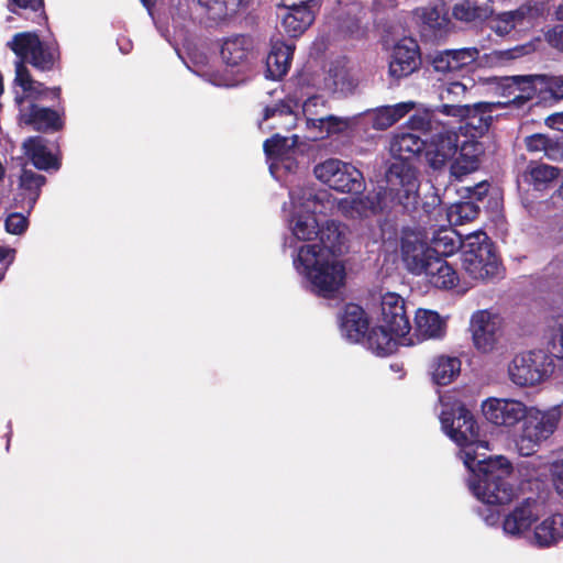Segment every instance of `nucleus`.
I'll return each mask as SVG.
<instances>
[{
  "instance_id": "obj_32",
  "label": "nucleus",
  "mask_w": 563,
  "mask_h": 563,
  "mask_svg": "<svg viewBox=\"0 0 563 563\" xmlns=\"http://www.w3.org/2000/svg\"><path fill=\"white\" fill-rule=\"evenodd\" d=\"M320 250H327L339 257L346 243V229L341 223L329 220L321 224L319 235Z\"/></svg>"
},
{
  "instance_id": "obj_31",
  "label": "nucleus",
  "mask_w": 563,
  "mask_h": 563,
  "mask_svg": "<svg viewBox=\"0 0 563 563\" xmlns=\"http://www.w3.org/2000/svg\"><path fill=\"white\" fill-rule=\"evenodd\" d=\"M253 48V42L244 35L227 38L221 47V57L227 66L236 67L247 60Z\"/></svg>"
},
{
  "instance_id": "obj_43",
  "label": "nucleus",
  "mask_w": 563,
  "mask_h": 563,
  "mask_svg": "<svg viewBox=\"0 0 563 563\" xmlns=\"http://www.w3.org/2000/svg\"><path fill=\"white\" fill-rule=\"evenodd\" d=\"M413 13L423 25L434 31L444 30L449 24L442 8L437 5L417 8Z\"/></svg>"
},
{
  "instance_id": "obj_18",
  "label": "nucleus",
  "mask_w": 563,
  "mask_h": 563,
  "mask_svg": "<svg viewBox=\"0 0 563 563\" xmlns=\"http://www.w3.org/2000/svg\"><path fill=\"white\" fill-rule=\"evenodd\" d=\"M562 417L560 406L540 410L530 406V444L547 441L556 430Z\"/></svg>"
},
{
  "instance_id": "obj_16",
  "label": "nucleus",
  "mask_w": 563,
  "mask_h": 563,
  "mask_svg": "<svg viewBox=\"0 0 563 563\" xmlns=\"http://www.w3.org/2000/svg\"><path fill=\"white\" fill-rule=\"evenodd\" d=\"M482 409L485 418L496 426H514L527 415L526 405L515 399L490 398Z\"/></svg>"
},
{
  "instance_id": "obj_2",
  "label": "nucleus",
  "mask_w": 563,
  "mask_h": 563,
  "mask_svg": "<svg viewBox=\"0 0 563 563\" xmlns=\"http://www.w3.org/2000/svg\"><path fill=\"white\" fill-rule=\"evenodd\" d=\"M426 148L429 166L440 170L450 163V174L456 179L475 172L479 166V156L484 153L482 143L474 139L460 142L454 131L438 133Z\"/></svg>"
},
{
  "instance_id": "obj_63",
  "label": "nucleus",
  "mask_w": 563,
  "mask_h": 563,
  "mask_svg": "<svg viewBox=\"0 0 563 563\" xmlns=\"http://www.w3.org/2000/svg\"><path fill=\"white\" fill-rule=\"evenodd\" d=\"M12 3L23 9L38 10L43 5L42 0H11Z\"/></svg>"
},
{
  "instance_id": "obj_45",
  "label": "nucleus",
  "mask_w": 563,
  "mask_h": 563,
  "mask_svg": "<svg viewBox=\"0 0 563 563\" xmlns=\"http://www.w3.org/2000/svg\"><path fill=\"white\" fill-rule=\"evenodd\" d=\"M528 530V507L523 501L504 521V531L512 537H521Z\"/></svg>"
},
{
  "instance_id": "obj_14",
  "label": "nucleus",
  "mask_w": 563,
  "mask_h": 563,
  "mask_svg": "<svg viewBox=\"0 0 563 563\" xmlns=\"http://www.w3.org/2000/svg\"><path fill=\"white\" fill-rule=\"evenodd\" d=\"M563 100V77L530 75V111L552 107Z\"/></svg>"
},
{
  "instance_id": "obj_64",
  "label": "nucleus",
  "mask_w": 563,
  "mask_h": 563,
  "mask_svg": "<svg viewBox=\"0 0 563 563\" xmlns=\"http://www.w3.org/2000/svg\"><path fill=\"white\" fill-rule=\"evenodd\" d=\"M12 250L0 246V262L5 261L7 258L12 260Z\"/></svg>"
},
{
  "instance_id": "obj_9",
  "label": "nucleus",
  "mask_w": 563,
  "mask_h": 563,
  "mask_svg": "<svg viewBox=\"0 0 563 563\" xmlns=\"http://www.w3.org/2000/svg\"><path fill=\"white\" fill-rule=\"evenodd\" d=\"M504 320L490 309H481L472 313L470 332L476 351L482 354L493 353L503 335Z\"/></svg>"
},
{
  "instance_id": "obj_22",
  "label": "nucleus",
  "mask_w": 563,
  "mask_h": 563,
  "mask_svg": "<svg viewBox=\"0 0 563 563\" xmlns=\"http://www.w3.org/2000/svg\"><path fill=\"white\" fill-rule=\"evenodd\" d=\"M433 287L443 290L457 288L461 285V276L457 271L441 256H435L426 267L422 275Z\"/></svg>"
},
{
  "instance_id": "obj_13",
  "label": "nucleus",
  "mask_w": 563,
  "mask_h": 563,
  "mask_svg": "<svg viewBox=\"0 0 563 563\" xmlns=\"http://www.w3.org/2000/svg\"><path fill=\"white\" fill-rule=\"evenodd\" d=\"M420 65L419 46L411 37L399 40L393 47L388 73L395 79L411 75Z\"/></svg>"
},
{
  "instance_id": "obj_61",
  "label": "nucleus",
  "mask_w": 563,
  "mask_h": 563,
  "mask_svg": "<svg viewBox=\"0 0 563 563\" xmlns=\"http://www.w3.org/2000/svg\"><path fill=\"white\" fill-rule=\"evenodd\" d=\"M526 84H528L527 76H512V77L505 78L504 86L507 89H512V91H510V93H515L516 90H521L519 88L521 85H526Z\"/></svg>"
},
{
  "instance_id": "obj_1",
  "label": "nucleus",
  "mask_w": 563,
  "mask_h": 563,
  "mask_svg": "<svg viewBox=\"0 0 563 563\" xmlns=\"http://www.w3.org/2000/svg\"><path fill=\"white\" fill-rule=\"evenodd\" d=\"M294 267L311 285L312 291L324 298L335 297L345 285L344 263L327 250L309 243L298 247Z\"/></svg>"
},
{
  "instance_id": "obj_10",
  "label": "nucleus",
  "mask_w": 563,
  "mask_h": 563,
  "mask_svg": "<svg viewBox=\"0 0 563 563\" xmlns=\"http://www.w3.org/2000/svg\"><path fill=\"white\" fill-rule=\"evenodd\" d=\"M400 253L406 268L421 276L426 267L437 256L429 245V239L420 229H404L400 238Z\"/></svg>"
},
{
  "instance_id": "obj_27",
  "label": "nucleus",
  "mask_w": 563,
  "mask_h": 563,
  "mask_svg": "<svg viewBox=\"0 0 563 563\" xmlns=\"http://www.w3.org/2000/svg\"><path fill=\"white\" fill-rule=\"evenodd\" d=\"M451 11L464 23L484 21L493 14V0H457Z\"/></svg>"
},
{
  "instance_id": "obj_5",
  "label": "nucleus",
  "mask_w": 563,
  "mask_h": 563,
  "mask_svg": "<svg viewBox=\"0 0 563 563\" xmlns=\"http://www.w3.org/2000/svg\"><path fill=\"white\" fill-rule=\"evenodd\" d=\"M440 420L444 432L460 448L459 455L466 467H472L474 460L479 459L478 450H490L488 441L481 439L473 415L464 406L456 405L451 413L442 411Z\"/></svg>"
},
{
  "instance_id": "obj_8",
  "label": "nucleus",
  "mask_w": 563,
  "mask_h": 563,
  "mask_svg": "<svg viewBox=\"0 0 563 563\" xmlns=\"http://www.w3.org/2000/svg\"><path fill=\"white\" fill-rule=\"evenodd\" d=\"M318 180L341 192H357L364 188L362 173L353 165L336 158H328L313 168Z\"/></svg>"
},
{
  "instance_id": "obj_12",
  "label": "nucleus",
  "mask_w": 563,
  "mask_h": 563,
  "mask_svg": "<svg viewBox=\"0 0 563 563\" xmlns=\"http://www.w3.org/2000/svg\"><path fill=\"white\" fill-rule=\"evenodd\" d=\"M468 87L461 81H450L439 87L440 104L434 111L453 118H462L475 113L482 104H460L465 98Z\"/></svg>"
},
{
  "instance_id": "obj_26",
  "label": "nucleus",
  "mask_w": 563,
  "mask_h": 563,
  "mask_svg": "<svg viewBox=\"0 0 563 563\" xmlns=\"http://www.w3.org/2000/svg\"><path fill=\"white\" fill-rule=\"evenodd\" d=\"M294 54V46L282 41L272 44L271 51L266 58L267 77L272 79H280L290 67Z\"/></svg>"
},
{
  "instance_id": "obj_3",
  "label": "nucleus",
  "mask_w": 563,
  "mask_h": 563,
  "mask_svg": "<svg viewBox=\"0 0 563 563\" xmlns=\"http://www.w3.org/2000/svg\"><path fill=\"white\" fill-rule=\"evenodd\" d=\"M472 476L468 487L473 495L487 505H504L518 496L519 487L514 486L507 478L511 475L512 466L503 455L474 460L467 467Z\"/></svg>"
},
{
  "instance_id": "obj_6",
  "label": "nucleus",
  "mask_w": 563,
  "mask_h": 563,
  "mask_svg": "<svg viewBox=\"0 0 563 563\" xmlns=\"http://www.w3.org/2000/svg\"><path fill=\"white\" fill-rule=\"evenodd\" d=\"M328 192H316L312 188H299L290 192L291 218L289 228L299 241H312L318 238L320 227L317 214L325 210Z\"/></svg>"
},
{
  "instance_id": "obj_15",
  "label": "nucleus",
  "mask_w": 563,
  "mask_h": 563,
  "mask_svg": "<svg viewBox=\"0 0 563 563\" xmlns=\"http://www.w3.org/2000/svg\"><path fill=\"white\" fill-rule=\"evenodd\" d=\"M379 324L398 335L409 334L411 331L405 300L398 294L386 292L382 296Z\"/></svg>"
},
{
  "instance_id": "obj_37",
  "label": "nucleus",
  "mask_w": 563,
  "mask_h": 563,
  "mask_svg": "<svg viewBox=\"0 0 563 563\" xmlns=\"http://www.w3.org/2000/svg\"><path fill=\"white\" fill-rule=\"evenodd\" d=\"M26 155L33 165L38 169L58 168L56 156L47 148L45 142L41 137H30L23 143Z\"/></svg>"
},
{
  "instance_id": "obj_17",
  "label": "nucleus",
  "mask_w": 563,
  "mask_h": 563,
  "mask_svg": "<svg viewBox=\"0 0 563 563\" xmlns=\"http://www.w3.org/2000/svg\"><path fill=\"white\" fill-rule=\"evenodd\" d=\"M446 328L448 317L431 309L419 308L415 314L413 332H409V336L415 340V344L424 340H438L445 335Z\"/></svg>"
},
{
  "instance_id": "obj_54",
  "label": "nucleus",
  "mask_w": 563,
  "mask_h": 563,
  "mask_svg": "<svg viewBox=\"0 0 563 563\" xmlns=\"http://www.w3.org/2000/svg\"><path fill=\"white\" fill-rule=\"evenodd\" d=\"M327 108V102L323 98L319 96H313L308 98L302 104V112L306 117V122L309 121L310 118H318L322 115Z\"/></svg>"
},
{
  "instance_id": "obj_56",
  "label": "nucleus",
  "mask_w": 563,
  "mask_h": 563,
  "mask_svg": "<svg viewBox=\"0 0 563 563\" xmlns=\"http://www.w3.org/2000/svg\"><path fill=\"white\" fill-rule=\"evenodd\" d=\"M550 471L556 492L563 496V459L554 461Z\"/></svg>"
},
{
  "instance_id": "obj_46",
  "label": "nucleus",
  "mask_w": 563,
  "mask_h": 563,
  "mask_svg": "<svg viewBox=\"0 0 563 563\" xmlns=\"http://www.w3.org/2000/svg\"><path fill=\"white\" fill-rule=\"evenodd\" d=\"M45 184V177L24 169L20 177V186L24 191L29 209H32L40 197L41 187Z\"/></svg>"
},
{
  "instance_id": "obj_53",
  "label": "nucleus",
  "mask_w": 563,
  "mask_h": 563,
  "mask_svg": "<svg viewBox=\"0 0 563 563\" xmlns=\"http://www.w3.org/2000/svg\"><path fill=\"white\" fill-rule=\"evenodd\" d=\"M549 347L555 357L563 360V319L552 327Z\"/></svg>"
},
{
  "instance_id": "obj_40",
  "label": "nucleus",
  "mask_w": 563,
  "mask_h": 563,
  "mask_svg": "<svg viewBox=\"0 0 563 563\" xmlns=\"http://www.w3.org/2000/svg\"><path fill=\"white\" fill-rule=\"evenodd\" d=\"M27 123L33 124L38 131L58 130L62 128V120L56 111L36 104L30 108Z\"/></svg>"
},
{
  "instance_id": "obj_58",
  "label": "nucleus",
  "mask_w": 563,
  "mask_h": 563,
  "mask_svg": "<svg viewBox=\"0 0 563 563\" xmlns=\"http://www.w3.org/2000/svg\"><path fill=\"white\" fill-rule=\"evenodd\" d=\"M551 140L541 133L530 134V152L547 150Z\"/></svg>"
},
{
  "instance_id": "obj_24",
  "label": "nucleus",
  "mask_w": 563,
  "mask_h": 563,
  "mask_svg": "<svg viewBox=\"0 0 563 563\" xmlns=\"http://www.w3.org/2000/svg\"><path fill=\"white\" fill-rule=\"evenodd\" d=\"M298 145V135H291L290 137L280 136L275 134L272 139L264 143V151L269 158L275 162L271 165V173L274 174L275 168L291 169L294 164L291 154Z\"/></svg>"
},
{
  "instance_id": "obj_29",
  "label": "nucleus",
  "mask_w": 563,
  "mask_h": 563,
  "mask_svg": "<svg viewBox=\"0 0 563 563\" xmlns=\"http://www.w3.org/2000/svg\"><path fill=\"white\" fill-rule=\"evenodd\" d=\"M351 125V119L335 115H319L318 118H310L309 121L306 122V126L310 131L313 140L325 139L333 134L343 133L349 130Z\"/></svg>"
},
{
  "instance_id": "obj_47",
  "label": "nucleus",
  "mask_w": 563,
  "mask_h": 563,
  "mask_svg": "<svg viewBox=\"0 0 563 563\" xmlns=\"http://www.w3.org/2000/svg\"><path fill=\"white\" fill-rule=\"evenodd\" d=\"M525 13L521 10L503 12L490 21V29L498 35L504 36L511 32L517 25L522 24Z\"/></svg>"
},
{
  "instance_id": "obj_48",
  "label": "nucleus",
  "mask_w": 563,
  "mask_h": 563,
  "mask_svg": "<svg viewBox=\"0 0 563 563\" xmlns=\"http://www.w3.org/2000/svg\"><path fill=\"white\" fill-rule=\"evenodd\" d=\"M478 214V208L470 201L452 205L446 212L451 225H462L474 220Z\"/></svg>"
},
{
  "instance_id": "obj_39",
  "label": "nucleus",
  "mask_w": 563,
  "mask_h": 563,
  "mask_svg": "<svg viewBox=\"0 0 563 563\" xmlns=\"http://www.w3.org/2000/svg\"><path fill=\"white\" fill-rule=\"evenodd\" d=\"M14 81L19 85L23 91L30 98L38 99L46 93H52L54 98H58L60 95V88L55 87L53 89L45 88L43 84L33 80L29 69L22 62L15 63V79Z\"/></svg>"
},
{
  "instance_id": "obj_52",
  "label": "nucleus",
  "mask_w": 563,
  "mask_h": 563,
  "mask_svg": "<svg viewBox=\"0 0 563 563\" xmlns=\"http://www.w3.org/2000/svg\"><path fill=\"white\" fill-rule=\"evenodd\" d=\"M543 40L547 44L563 55V24H555L542 30Z\"/></svg>"
},
{
  "instance_id": "obj_30",
  "label": "nucleus",
  "mask_w": 563,
  "mask_h": 563,
  "mask_svg": "<svg viewBox=\"0 0 563 563\" xmlns=\"http://www.w3.org/2000/svg\"><path fill=\"white\" fill-rule=\"evenodd\" d=\"M416 106L417 103L413 101H406L373 110L368 113L372 126L375 130H386L413 110Z\"/></svg>"
},
{
  "instance_id": "obj_62",
  "label": "nucleus",
  "mask_w": 563,
  "mask_h": 563,
  "mask_svg": "<svg viewBox=\"0 0 563 563\" xmlns=\"http://www.w3.org/2000/svg\"><path fill=\"white\" fill-rule=\"evenodd\" d=\"M544 123L549 128L560 130L563 133V111L549 114L544 119Z\"/></svg>"
},
{
  "instance_id": "obj_36",
  "label": "nucleus",
  "mask_w": 563,
  "mask_h": 563,
  "mask_svg": "<svg viewBox=\"0 0 563 563\" xmlns=\"http://www.w3.org/2000/svg\"><path fill=\"white\" fill-rule=\"evenodd\" d=\"M426 142L415 133H396L390 141L389 151L393 156L405 159L419 154Z\"/></svg>"
},
{
  "instance_id": "obj_20",
  "label": "nucleus",
  "mask_w": 563,
  "mask_h": 563,
  "mask_svg": "<svg viewBox=\"0 0 563 563\" xmlns=\"http://www.w3.org/2000/svg\"><path fill=\"white\" fill-rule=\"evenodd\" d=\"M368 349L378 356L394 353L398 345H413L415 340L409 334L398 335L395 331L382 324L371 330L367 336Z\"/></svg>"
},
{
  "instance_id": "obj_57",
  "label": "nucleus",
  "mask_w": 563,
  "mask_h": 563,
  "mask_svg": "<svg viewBox=\"0 0 563 563\" xmlns=\"http://www.w3.org/2000/svg\"><path fill=\"white\" fill-rule=\"evenodd\" d=\"M411 130L427 131L430 126V114L428 112L415 114L407 122Z\"/></svg>"
},
{
  "instance_id": "obj_4",
  "label": "nucleus",
  "mask_w": 563,
  "mask_h": 563,
  "mask_svg": "<svg viewBox=\"0 0 563 563\" xmlns=\"http://www.w3.org/2000/svg\"><path fill=\"white\" fill-rule=\"evenodd\" d=\"M461 249L462 269L472 282L487 283L503 277V265L485 233L467 235Z\"/></svg>"
},
{
  "instance_id": "obj_42",
  "label": "nucleus",
  "mask_w": 563,
  "mask_h": 563,
  "mask_svg": "<svg viewBox=\"0 0 563 563\" xmlns=\"http://www.w3.org/2000/svg\"><path fill=\"white\" fill-rule=\"evenodd\" d=\"M431 250L437 256H448L454 253L459 246V240L452 229L443 228L432 234Z\"/></svg>"
},
{
  "instance_id": "obj_19",
  "label": "nucleus",
  "mask_w": 563,
  "mask_h": 563,
  "mask_svg": "<svg viewBox=\"0 0 563 563\" xmlns=\"http://www.w3.org/2000/svg\"><path fill=\"white\" fill-rule=\"evenodd\" d=\"M357 86L353 66L346 58L333 62L324 78V88L333 93L347 95Z\"/></svg>"
},
{
  "instance_id": "obj_49",
  "label": "nucleus",
  "mask_w": 563,
  "mask_h": 563,
  "mask_svg": "<svg viewBox=\"0 0 563 563\" xmlns=\"http://www.w3.org/2000/svg\"><path fill=\"white\" fill-rule=\"evenodd\" d=\"M560 169L545 164H530V179L537 190L545 188L558 179Z\"/></svg>"
},
{
  "instance_id": "obj_60",
  "label": "nucleus",
  "mask_w": 563,
  "mask_h": 563,
  "mask_svg": "<svg viewBox=\"0 0 563 563\" xmlns=\"http://www.w3.org/2000/svg\"><path fill=\"white\" fill-rule=\"evenodd\" d=\"M549 10V0H530V18L533 15H543L544 13H548Z\"/></svg>"
},
{
  "instance_id": "obj_51",
  "label": "nucleus",
  "mask_w": 563,
  "mask_h": 563,
  "mask_svg": "<svg viewBox=\"0 0 563 563\" xmlns=\"http://www.w3.org/2000/svg\"><path fill=\"white\" fill-rule=\"evenodd\" d=\"M509 377L514 384L526 386L528 383V358L525 354H518L509 365Z\"/></svg>"
},
{
  "instance_id": "obj_38",
  "label": "nucleus",
  "mask_w": 563,
  "mask_h": 563,
  "mask_svg": "<svg viewBox=\"0 0 563 563\" xmlns=\"http://www.w3.org/2000/svg\"><path fill=\"white\" fill-rule=\"evenodd\" d=\"M555 355L542 351H530V387L552 376L555 369Z\"/></svg>"
},
{
  "instance_id": "obj_33",
  "label": "nucleus",
  "mask_w": 563,
  "mask_h": 563,
  "mask_svg": "<svg viewBox=\"0 0 563 563\" xmlns=\"http://www.w3.org/2000/svg\"><path fill=\"white\" fill-rule=\"evenodd\" d=\"M368 321L364 310L357 305H349L345 308L341 322L343 335L352 342H357L367 330Z\"/></svg>"
},
{
  "instance_id": "obj_55",
  "label": "nucleus",
  "mask_w": 563,
  "mask_h": 563,
  "mask_svg": "<svg viewBox=\"0 0 563 563\" xmlns=\"http://www.w3.org/2000/svg\"><path fill=\"white\" fill-rule=\"evenodd\" d=\"M27 227V219L21 213H12L5 220V229L11 234H21Z\"/></svg>"
},
{
  "instance_id": "obj_34",
  "label": "nucleus",
  "mask_w": 563,
  "mask_h": 563,
  "mask_svg": "<svg viewBox=\"0 0 563 563\" xmlns=\"http://www.w3.org/2000/svg\"><path fill=\"white\" fill-rule=\"evenodd\" d=\"M252 0H198L209 19L222 21L245 10Z\"/></svg>"
},
{
  "instance_id": "obj_28",
  "label": "nucleus",
  "mask_w": 563,
  "mask_h": 563,
  "mask_svg": "<svg viewBox=\"0 0 563 563\" xmlns=\"http://www.w3.org/2000/svg\"><path fill=\"white\" fill-rule=\"evenodd\" d=\"M563 539V515L552 514L533 529V542L539 548H550Z\"/></svg>"
},
{
  "instance_id": "obj_21",
  "label": "nucleus",
  "mask_w": 563,
  "mask_h": 563,
  "mask_svg": "<svg viewBox=\"0 0 563 563\" xmlns=\"http://www.w3.org/2000/svg\"><path fill=\"white\" fill-rule=\"evenodd\" d=\"M386 206L382 191L366 197L344 198L338 203L339 211L352 219H362L376 214Z\"/></svg>"
},
{
  "instance_id": "obj_50",
  "label": "nucleus",
  "mask_w": 563,
  "mask_h": 563,
  "mask_svg": "<svg viewBox=\"0 0 563 563\" xmlns=\"http://www.w3.org/2000/svg\"><path fill=\"white\" fill-rule=\"evenodd\" d=\"M527 54L526 45H519L509 49L493 51L484 56L485 64L490 67H498L522 57Z\"/></svg>"
},
{
  "instance_id": "obj_25",
  "label": "nucleus",
  "mask_w": 563,
  "mask_h": 563,
  "mask_svg": "<svg viewBox=\"0 0 563 563\" xmlns=\"http://www.w3.org/2000/svg\"><path fill=\"white\" fill-rule=\"evenodd\" d=\"M311 0H300V4L287 7L282 14V25L292 37L301 35L313 22L314 13L309 7Z\"/></svg>"
},
{
  "instance_id": "obj_59",
  "label": "nucleus",
  "mask_w": 563,
  "mask_h": 563,
  "mask_svg": "<svg viewBox=\"0 0 563 563\" xmlns=\"http://www.w3.org/2000/svg\"><path fill=\"white\" fill-rule=\"evenodd\" d=\"M210 81L219 87H232L235 86L240 79L227 75L213 74L210 77Z\"/></svg>"
},
{
  "instance_id": "obj_7",
  "label": "nucleus",
  "mask_w": 563,
  "mask_h": 563,
  "mask_svg": "<svg viewBox=\"0 0 563 563\" xmlns=\"http://www.w3.org/2000/svg\"><path fill=\"white\" fill-rule=\"evenodd\" d=\"M418 190L417 170L406 162L393 164L386 173V186L378 189L386 205L397 201L404 206L416 201Z\"/></svg>"
},
{
  "instance_id": "obj_11",
  "label": "nucleus",
  "mask_w": 563,
  "mask_h": 563,
  "mask_svg": "<svg viewBox=\"0 0 563 563\" xmlns=\"http://www.w3.org/2000/svg\"><path fill=\"white\" fill-rule=\"evenodd\" d=\"M10 48L19 57L18 62L30 63L35 68L48 70L55 62V51L42 43L38 36L31 32L15 34L9 43Z\"/></svg>"
},
{
  "instance_id": "obj_23",
  "label": "nucleus",
  "mask_w": 563,
  "mask_h": 563,
  "mask_svg": "<svg viewBox=\"0 0 563 563\" xmlns=\"http://www.w3.org/2000/svg\"><path fill=\"white\" fill-rule=\"evenodd\" d=\"M478 57L479 49L477 47L448 49L437 54L433 57L432 65L434 70L439 73L457 71L473 64Z\"/></svg>"
},
{
  "instance_id": "obj_35",
  "label": "nucleus",
  "mask_w": 563,
  "mask_h": 563,
  "mask_svg": "<svg viewBox=\"0 0 563 563\" xmlns=\"http://www.w3.org/2000/svg\"><path fill=\"white\" fill-rule=\"evenodd\" d=\"M431 377L434 384L446 386L453 383L461 373V361L455 356L440 355L430 366Z\"/></svg>"
},
{
  "instance_id": "obj_44",
  "label": "nucleus",
  "mask_w": 563,
  "mask_h": 563,
  "mask_svg": "<svg viewBox=\"0 0 563 563\" xmlns=\"http://www.w3.org/2000/svg\"><path fill=\"white\" fill-rule=\"evenodd\" d=\"M274 119L273 125L269 129L280 128L285 130H291L297 124V115L292 111L289 104L283 103L274 108H267L265 110L264 120Z\"/></svg>"
},
{
  "instance_id": "obj_41",
  "label": "nucleus",
  "mask_w": 563,
  "mask_h": 563,
  "mask_svg": "<svg viewBox=\"0 0 563 563\" xmlns=\"http://www.w3.org/2000/svg\"><path fill=\"white\" fill-rule=\"evenodd\" d=\"M476 104H482L485 107H481L475 113H472L467 117L459 118L460 120H467L466 128L473 129L479 135L487 131L490 122L492 115L490 112L493 110L500 108L503 106L501 102H477Z\"/></svg>"
}]
</instances>
